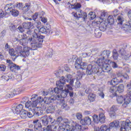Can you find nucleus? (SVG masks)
<instances>
[{"instance_id": "37", "label": "nucleus", "mask_w": 131, "mask_h": 131, "mask_svg": "<svg viewBox=\"0 0 131 131\" xmlns=\"http://www.w3.org/2000/svg\"><path fill=\"white\" fill-rule=\"evenodd\" d=\"M96 98V95L95 94L91 93L88 96V99L90 102H94Z\"/></svg>"}, {"instance_id": "24", "label": "nucleus", "mask_w": 131, "mask_h": 131, "mask_svg": "<svg viewBox=\"0 0 131 131\" xmlns=\"http://www.w3.org/2000/svg\"><path fill=\"white\" fill-rule=\"evenodd\" d=\"M122 29L124 30V31H129V30H131V20L129 21L127 24L124 25Z\"/></svg>"}, {"instance_id": "57", "label": "nucleus", "mask_w": 131, "mask_h": 131, "mask_svg": "<svg viewBox=\"0 0 131 131\" xmlns=\"http://www.w3.org/2000/svg\"><path fill=\"white\" fill-rule=\"evenodd\" d=\"M24 29H25L24 28V27H23L21 26H20L19 27H18L17 28V30H18V31H19V32H21V33L24 32V30H25Z\"/></svg>"}, {"instance_id": "20", "label": "nucleus", "mask_w": 131, "mask_h": 131, "mask_svg": "<svg viewBox=\"0 0 131 131\" xmlns=\"http://www.w3.org/2000/svg\"><path fill=\"white\" fill-rule=\"evenodd\" d=\"M70 9H74V10H76L77 12H79L80 10V8H81V4L80 3H76L74 5H71V6H69Z\"/></svg>"}, {"instance_id": "13", "label": "nucleus", "mask_w": 131, "mask_h": 131, "mask_svg": "<svg viewBox=\"0 0 131 131\" xmlns=\"http://www.w3.org/2000/svg\"><path fill=\"white\" fill-rule=\"evenodd\" d=\"M110 56V51L104 50L102 51L100 54V58H98V60H102V62L105 63L104 61L105 59H108Z\"/></svg>"}, {"instance_id": "40", "label": "nucleus", "mask_w": 131, "mask_h": 131, "mask_svg": "<svg viewBox=\"0 0 131 131\" xmlns=\"http://www.w3.org/2000/svg\"><path fill=\"white\" fill-rule=\"evenodd\" d=\"M115 128V122L113 121L111 122L109 124L108 129L109 131H111V129H114Z\"/></svg>"}, {"instance_id": "21", "label": "nucleus", "mask_w": 131, "mask_h": 131, "mask_svg": "<svg viewBox=\"0 0 131 131\" xmlns=\"http://www.w3.org/2000/svg\"><path fill=\"white\" fill-rule=\"evenodd\" d=\"M107 25H108V23L103 21L100 23L99 26V29L100 31H105L107 29Z\"/></svg>"}, {"instance_id": "54", "label": "nucleus", "mask_w": 131, "mask_h": 131, "mask_svg": "<svg viewBox=\"0 0 131 131\" xmlns=\"http://www.w3.org/2000/svg\"><path fill=\"white\" fill-rule=\"evenodd\" d=\"M7 13L6 12V13H5L3 11V10L0 9V18H4V17H5V16L7 15Z\"/></svg>"}, {"instance_id": "4", "label": "nucleus", "mask_w": 131, "mask_h": 131, "mask_svg": "<svg viewBox=\"0 0 131 131\" xmlns=\"http://www.w3.org/2000/svg\"><path fill=\"white\" fill-rule=\"evenodd\" d=\"M30 47H24L23 48L22 46H17L15 48V53L16 54L17 58L20 56V57H24L26 58L30 55Z\"/></svg>"}, {"instance_id": "44", "label": "nucleus", "mask_w": 131, "mask_h": 131, "mask_svg": "<svg viewBox=\"0 0 131 131\" xmlns=\"http://www.w3.org/2000/svg\"><path fill=\"white\" fill-rule=\"evenodd\" d=\"M93 121H94V122L95 123H99V122L100 121H99V117H98V115H93Z\"/></svg>"}, {"instance_id": "10", "label": "nucleus", "mask_w": 131, "mask_h": 131, "mask_svg": "<svg viewBox=\"0 0 131 131\" xmlns=\"http://www.w3.org/2000/svg\"><path fill=\"white\" fill-rule=\"evenodd\" d=\"M121 124V131H131V122L129 120H126L125 122H123Z\"/></svg>"}, {"instance_id": "42", "label": "nucleus", "mask_w": 131, "mask_h": 131, "mask_svg": "<svg viewBox=\"0 0 131 131\" xmlns=\"http://www.w3.org/2000/svg\"><path fill=\"white\" fill-rule=\"evenodd\" d=\"M82 14V11L80 10L79 12H76V13L74 15V16L76 18H81V15Z\"/></svg>"}, {"instance_id": "27", "label": "nucleus", "mask_w": 131, "mask_h": 131, "mask_svg": "<svg viewBox=\"0 0 131 131\" xmlns=\"http://www.w3.org/2000/svg\"><path fill=\"white\" fill-rule=\"evenodd\" d=\"M81 63H82V62H81V58H77L75 63V68L76 69H79Z\"/></svg>"}, {"instance_id": "55", "label": "nucleus", "mask_w": 131, "mask_h": 131, "mask_svg": "<svg viewBox=\"0 0 131 131\" xmlns=\"http://www.w3.org/2000/svg\"><path fill=\"white\" fill-rule=\"evenodd\" d=\"M16 8H18V9H22L23 8V3H17L16 4V5L15 6Z\"/></svg>"}, {"instance_id": "33", "label": "nucleus", "mask_w": 131, "mask_h": 131, "mask_svg": "<svg viewBox=\"0 0 131 131\" xmlns=\"http://www.w3.org/2000/svg\"><path fill=\"white\" fill-rule=\"evenodd\" d=\"M20 117L23 118V119H25L26 117H27V111L23 110L20 113Z\"/></svg>"}, {"instance_id": "53", "label": "nucleus", "mask_w": 131, "mask_h": 131, "mask_svg": "<svg viewBox=\"0 0 131 131\" xmlns=\"http://www.w3.org/2000/svg\"><path fill=\"white\" fill-rule=\"evenodd\" d=\"M76 116L77 119H78L79 120H80V119L82 118V114H81V113H77L76 114Z\"/></svg>"}, {"instance_id": "62", "label": "nucleus", "mask_w": 131, "mask_h": 131, "mask_svg": "<svg viewBox=\"0 0 131 131\" xmlns=\"http://www.w3.org/2000/svg\"><path fill=\"white\" fill-rule=\"evenodd\" d=\"M64 68L66 71H67L68 72H69V71H70V68H69L68 64H64Z\"/></svg>"}, {"instance_id": "15", "label": "nucleus", "mask_w": 131, "mask_h": 131, "mask_svg": "<svg viewBox=\"0 0 131 131\" xmlns=\"http://www.w3.org/2000/svg\"><path fill=\"white\" fill-rule=\"evenodd\" d=\"M34 124V128L35 131H40L41 129V127H42V125H41V123L39 122L38 120H34L33 122Z\"/></svg>"}, {"instance_id": "7", "label": "nucleus", "mask_w": 131, "mask_h": 131, "mask_svg": "<svg viewBox=\"0 0 131 131\" xmlns=\"http://www.w3.org/2000/svg\"><path fill=\"white\" fill-rule=\"evenodd\" d=\"M71 123L67 119H63L62 124H60L58 131H74V127H71Z\"/></svg>"}, {"instance_id": "14", "label": "nucleus", "mask_w": 131, "mask_h": 131, "mask_svg": "<svg viewBox=\"0 0 131 131\" xmlns=\"http://www.w3.org/2000/svg\"><path fill=\"white\" fill-rule=\"evenodd\" d=\"M63 79H64L65 83H66L67 82H69L70 85V86H73V83H74V79L72 78V75L71 74H68L66 75L65 77H63Z\"/></svg>"}, {"instance_id": "48", "label": "nucleus", "mask_w": 131, "mask_h": 131, "mask_svg": "<svg viewBox=\"0 0 131 131\" xmlns=\"http://www.w3.org/2000/svg\"><path fill=\"white\" fill-rule=\"evenodd\" d=\"M62 90L63 89H61L59 87H56L54 89V92L55 93V94H60Z\"/></svg>"}, {"instance_id": "12", "label": "nucleus", "mask_w": 131, "mask_h": 131, "mask_svg": "<svg viewBox=\"0 0 131 131\" xmlns=\"http://www.w3.org/2000/svg\"><path fill=\"white\" fill-rule=\"evenodd\" d=\"M110 84L112 85L110 89V92L111 93L110 97L112 98L115 97V78L111 80Z\"/></svg>"}, {"instance_id": "17", "label": "nucleus", "mask_w": 131, "mask_h": 131, "mask_svg": "<svg viewBox=\"0 0 131 131\" xmlns=\"http://www.w3.org/2000/svg\"><path fill=\"white\" fill-rule=\"evenodd\" d=\"M66 83L64 79V76H62L59 81H56V86L59 88L60 90H63L64 84Z\"/></svg>"}, {"instance_id": "26", "label": "nucleus", "mask_w": 131, "mask_h": 131, "mask_svg": "<svg viewBox=\"0 0 131 131\" xmlns=\"http://www.w3.org/2000/svg\"><path fill=\"white\" fill-rule=\"evenodd\" d=\"M9 66H10V70L12 72H15V70H20V67L15 63H12V64L11 66L9 65Z\"/></svg>"}, {"instance_id": "11", "label": "nucleus", "mask_w": 131, "mask_h": 131, "mask_svg": "<svg viewBox=\"0 0 131 131\" xmlns=\"http://www.w3.org/2000/svg\"><path fill=\"white\" fill-rule=\"evenodd\" d=\"M67 89L65 90H62L60 93V96H61L62 99V101H64V98H66L68 95V93H69V90L72 91V86H70L69 84H67Z\"/></svg>"}, {"instance_id": "46", "label": "nucleus", "mask_w": 131, "mask_h": 131, "mask_svg": "<svg viewBox=\"0 0 131 131\" xmlns=\"http://www.w3.org/2000/svg\"><path fill=\"white\" fill-rule=\"evenodd\" d=\"M108 16V13H107L106 11L102 12L100 15V18L101 19V20H103L104 19V17H107Z\"/></svg>"}, {"instance_id": "31", "label": "nucleus", "mask_w": 131, "mask_h": 131, "mask_svg": "<svg viewBox=\"0 0 131 131\" xmlns=\"http://www.w3.org/2000/svg\"><path fill=\"white\" fill-rule=\"evenodd\" d=\"M55 110H56V107H55V106L50 105L48 107L47 110V113L53 114L54 113V112H55Z\"/></svg>"}, {"instance_id": "64", "label": "nucleus", "mask_w": 131, "mask_h": 131, "mask_svg": "<svg viewBox=\"0 0 131 131\" xmlns=\"http://www.w3.org/2000/svg\"><path fill=\"white\" fill-rule=\"evenodd\" d=\"M69 103L70 105H71V106H72V105H73V104H74V99H73V98L70 99L69 101Z\"/></svg>"}, {"instance_id": "22", "label": "nucleus", "mask_w": 131, "mask_h": 131, "mask_svg": "<svg viewBox=\"0 0 131 131\" xmlns=\"http://www.w3.org/2000/svg\"><path fill=\"white\" fill-rule=\"evenodd\" d=\"M32 28H33V27L27 30V34H29V35H31V34H32V37H33V35L35 33V30H36L37 32L36 33L37 35H38L37 34V33L38 32V29H35L33 30Z\"/></svg>"}, {"instance_id": "52", "label": "nucleus", "mask_w": 131, "mask_h": 131, "mask_svg": "<svg viewBox=\"0 0 131 131\" xmlns=\"http://www.w3.org/2000/svg\"><path fill=\"white\" fill-rule=\"evenodd\" d=\"M75 88H76V89H78V88H80V81H79V79H77V81L75 82Z\"/></svg>"}, {"instance_id": "16", "label": "nucleus", "mask_w": 131, "mask_h": 131, "mask_svg": "<svg viewBox=\"0 0 131 131\" xmlns=\"http://www.w3.org/2000/svg\"><path fill=\"white\" fill-rule=\"evenodd\" d=\"M80 122L82 125H90L92 124V119L90 117H85L84 119H81Z\"/></svg>"}, {"instance_id": "47", "label": "nucleus", "mask_w": 131, "mask_h": 131, "mask_svg": "<svg viewBox=\"0 0 131 131\" xmlns=\"http://www.w3.org/2000/svg\"><path fill=\"white\" fill-rule=\"evenodd\" d=\"M61 108L62 109H64V110H69L70 109V107L69 106L67 105V103H63L62 105H61Z\"/></svg>"}, {"instance_id": "18", "label": "nucleus", "mask_w": 131, "mask_h": 131, "mask_svg": "<svg viewBox=\"0 0 131 131\" xmlns=\"http://www.w3.org/2000/svg\"><path fill=\"white\" fill-rule=\"evenodd\" d=\"M23 105L19 104V105H17L15 108H14V110H13V111L14 113H15L16 114H20L23 110Z\"/></svg>"}, {"instance_id": "50", "label": "nucleus", "mask_w": 131, "mask_h": 131, "mask_svg": "<svg viewBox=\"0 0 131 131\" xmlns=\"http://www.w3.org/2000/svg\"><path fill=\"white\" fill-rule=\"evenodd\" d=\"M67 5H70L73 3H76L77 0H64Z\"/></svg>"}, {"instance_id": "51", "label": "nucleus", "mask_w": 131, "mask_h": 131, "mask_svg": "<svg viewBox=\"0 0 131 131\" xmlns=\"http://www.w3.org/2000/svg\"><path fill=\"white\" fill-rule=\"evenodd\" d=\"M81 18H83V20H86L88 19V14L86 12H82Z\"/></svg>"}, {"instance_id": "25", "label": "nucleus", "mask_w": 131, "mask_h": 131, "mask_svg": "<svg viewBox=\"0 0 131 131\" xmlns=\"http://www.w3.org/2000/svg\"><path fill=\"white\" fill-rule=\"evenodd\" d=\"M22 26L25 29H29L32 27H33V25L31 22H24L23 23Z\"/></svg>"}, {"instance_id": "38", "label": "nucleus", "mask_w": 131, "mask_h": 131, "mask_svg": "<svg viewBox=\"0 0 131 131\" xmlns=\"http://www.w3.org/2000/svg\"><path fill=\"white\" fill-rule=\"evenodd\" d=\"M100 131H109V128L108 126L103 124L100 126L99 128Z\"/></svg>"}, {"instance_id": "35", "label": "nucleus", "mask_w": 131, "mask_h": 131, "mask_svg": "<svg viewBox=\"0 0 131 131\" xmlns=\"http://www.w3.org/2000/svg\"><path fill=\"white\" fill-rule=\"evenodd\" d=\"M124 91V86L123 85V84H120L118 86V88L117 89V92H118V93L121 94V93H123Z\"/></svg>"}, {"instance_id": "6", "label": "nucleus", "mask_w": 131, "mask_h": 131, "mask_svg": "<svg viewBox=\"0 0 131 131\" xmlns=\"http://www.w3.org/2000/svg\"><path fill=\"white\" fill-rule=\"evenodd\" d=\"M128 96H126L125 98H123V97L121 95L117 96V102L118 104H122V102L124 101L123 104V107L125 108L127 106V105L130 103L131 100V91L128 92Z\"/></svg>"}, {"instance_id": "9", "label": "nucleus", "mask_w": 131, "mask_h": 131, "mask_svg": "<svg viewBox=\"0 0 131 131\" xmlns=\"http://www.w3.org/2000/svg\"><path fill=\"white\" fill-rule=\"evenodd\" d=\"M38 32L44 34H47V33L52 34L53 33V32L51 30V25L49 23H47L42 28L38 29Z\"/></svg>"}, {"instance_id": "49", "label": "nucleus", "mask_w": 131, "mask_h": 131, "mask_svg": "<svg viewBox=\"0 0 131 131\" xmlns=\"http://www.w3.org/2000/svg\"><path fill=\"white\" fill-rule=\"evenodd\" d=\"M3 78L6 80V81H9V79H12V76L11 75H6L3 76Z\"/></svg>"}, {"instance_id": "61", "label": "nucleus", "mask_w": 131, "mask_h": 131, "mask_svg": "<svg viewBox=\"0 0 131 131\" xmlns=\"http://www.w3.org/2000/svg\"><path fill=\"white\" fill-rule=\"evenodd\" d=\"M95 35L96 36V37H97L98 38H100V37H101V36H102V33L101 32H97V31H96L95 32Z\"/></svg>"}, {"instance_id": "60", "label": "nucleus", "mask_w": 131, "mask_h": 131, "mask_svg": "<svg viewBox=\"0 0 131 131\" xmlns=\"http://www.w3.org/2000/svg\"><path fill=\"white\" fill-rule=\"evenodd\" d=\"M9 28H10V30H11V31H13V30H16V26L11 24L9 26Z\"/></svg>"}, {"instance_id": "30", "label": "nucleus", "mask_w": 131, "mask_h": 131, "mask_svg": "<svg viewBox=\"0 0 131 131\" xmlns=\"http://www.w3.org/2000/svg\"><path fill=\"white\" fill-rule=\"evenodd\" d=\"M71 123V127H74V130L75 129H80L81 128V126L79 124L74 122H70Z\"/></svg>"}, {"instance_id": "29", "label": "nucleus", "mask_w": 131, "mask_h": 131, "mask_svg": "<svg viewBox=\"0 0 131 131\" xmlns=\"http://www.w3.org/2000/svg\"><path fill=\"white\" fill-rule=\"evenodd\" d=\"M109 114L112 118H114V116H115V105H113V107L110 108Z\"/></svg>"}, {"instance_id": "59", "label": "nucleus", "mask_w": 131, "mask_h": 131, "mask_svg": "<svg viewBox=\"0 0 131 131\" xmlns=\"http://www.w3.org/2000/svg\"><path fill=\"white\" fill-rule=\"evenodd\" d=\"M119 52L122 56H123L125 54V50L123 48H121V49L119 50Z\"/></svg>"}, {"instance_id": "8", "label": "nucleus", "mask_w": 131, "mask_h": 131, "mask_svg": "<svg viewBox=\"0 0 131 131\" xmlns=\"http://www.w3.org/2000/svg\"><path fill=\"white\" fill-rule=\"evenodd\" d=\"M29 112H27V116L29 118L33 117V116H39L41 115V113L38 109L39 107H29Z\"/></svg>"}, {"instance_id": "45", "label": "nucleus", "mask_w": 131, "mask_h": 131, "mask_svg": "<svg viewBox=\"0 0 131 131\" xmlns=\"http://www.w3.org/2000/svg\"><path fill=\"white\" fill-rule=\"evenodd\" d=\"M88 17L91 19V20H94V18H96V15H95V12H90L88 14Z\"/></svg>"}, {"instance_id": "43", "label": "nucleus", "mask_w": 131, "mask_h": 131, "mask_svg": "<svg viewBox=\"0 0 131 131\" xmlns=\"http://www.w3.org/2000/svg\"><path fill=\"white\" fill-rule=\"evenodd\" d=\"M50 91H43L42 92L43 96H48V95H49V94H52L53 92V89L52 88L49 89Z\"/></svg>"}, {"instance_id": "1", "label": "nucleus", "mask_w": 131, "mask_h": 131, "mask_svg": "<svg viewBox=\"0 0 131 131\" xmlns=\"http://www.w3.org/2000/svg\"><path fill=\"white\" fill-rule=\"evenodd\" d=\"M36 30H35V33L33 34V37L27 38V36L25 34L21 35V38H16V41H18L21 46L24 47L27 46L28 42H30L31 48V50L34 51L38 48H41L43 38L45 36L41 35H37Z\"/></svg>"}, {"instance_id": "63", "label": "nucleus", "mask_w": 131, "mask_h": 131, "mask_svg": "<svg viewBox=\"0 0 131 131\" xmlns=\"http://www.w3.org/2000/svg\"><path fill=\"white\" fill-rule=\"evenodd\" d=\"M6 71V66L1 64L0 65V71Z\"/></svg>"}, {"instance_id": "41", "label": "nucleus", "mask_w": 131, "mask_h": 131, "mask_svg": "<svg viewBox=\"0 0 131 131\" xmlns=\"http://www.w3.org/2000/svg\"><path fill=\"white\" fill-rule=\"evenodd\" d=\"M53 97L55 98V101L57 100V101H62L63 100V97L61 96V95H53Z\"/></svg>"}, {"instance_id": "58", "label": "nucleus", "mask_w": 131, "mask_h": 131, "mask_svg": "<svg viewBox=\"0 0 131 131\" xmlns=\"http://www.w3.org/2000/svg\"><path fill=\"white\" fill-rule=\"evenodd\" d=\"M82 75H83V74H82V73L80 72V71H78L77 73V79H80V78H81L82 77Z\"/></svg>"}, {"instance_id": "3", "label": "nucleus", "mask_w": 131, "mask_h": 131, "mask_svg": "<svg viewBox=\"0 0 131 131\" xmlns=\"http://www.w3.org/2000/svg\"><path fill=\"white\" fill-rule=\"evenodd\" d=\"M37 95L35 94L32 96V97L31 98V101L28 100L25 103V107L29 108V107H35L36 108L37 104H40L43 102H45V98H42L41 96H39L37 98Z\"/></svg>"}, {"instance_id": "39", "label": "nucleus", "mask_w": 131, "mask_h": 131, "mask_svg": "<svg viewBox=\"0 0 131 131\" xmlns=\"http://www.w3.org/2000/svg\"><path fill=\"white\" fill-rule=\"evenodd\" d=\"M30 4L29 3H27L26 4L25 6L24 7L23 10L25 12H28L30 10Z\"/></svg>"}, {"instance_id": "32", "label": "nucleus", "mask_w": 131, "mask_h": 131, "mask_svg": "<svg viewBox=\"0 0 131 131\" xmlns=\"http://www.w3.org/2000/svg\"><path fill=\"white\" fill-rule=\"evenodd\" d=\"M99 121L101 123H105L106 118L104 113H101L99 114Z\"/></svg>"}, {"instance_id": "23", "label": "nucleus", "mask_w": 131, "mask_h": 131, "mask_svg": "<svg viewBox=\"0 0 131 131\" xmlns=\"http://www.w3.org/2000/svg\"><path fill=\"white\" fill-rule=\"evenodd\" d=\"M123 21H124V18L122 17V15H119L116 20L117 25H118L119 27H121Z\"/></svg>"}, {"instance_id": "28", "label": "nucleus", "mask_w": 131, "mask_h": 131, "mask_svg": "<svg viewBox=\"0 0 131 131\" xmlns=\"http://www.w3.org/2000/svg\"><path fill=\"white\" fill-rule=\"evenodd\" d=\"M90 65H92V64H89V66H88V64L86 63L82 62L80 64L79 69H82V70L86 69V74H88V68H89V66Z\"/></svg>"}, {"instance_id": "2", "label": "nucleus", "mask_w": 131, "mask_h": 131, "mask_svg": "<svg viewBox=\"0 0 131 131\" xmlns=\"http://www.w3.org/2000/svg\"><path fill=\"white\" fill-rule=\"evenodd\" d=\"M111 67L106 62H102V59H97L95 61V66L90 65L88 67L87 75L97 74L98 76L105 75V72H110Z\"/></svg>"}, {"instance_id": "19", "label": "nucleus", "mask_w": 131, "mask_h": 131, "mask_svg": "<svg viewBox=\"0 0 131 131\" xmlns=\"http://www.w3.org/2000/svg\"><path fill=\"white\" fill-rule=\"evenodd\" d=\"M55 97H54L53 95H51L49 97H45L44 98V103L45 104H51V103H54L55 101Z\"/></svg>"}, {"instance_id": "34", "label": "nucleus", "mask_w": 131, "mask_h": 131, "mask_svg": "<svg viewBox=\"0 0 131 131\" xmlns=\"http://www.w3.org/2000/svg\"><path fill=\"white\" fill-rule=\"evenodd\" d=\"M107 23L110 25H113V24H114V18L113 16H109L108 17Z\"/></svg>"}, {"instance_id": "56", "label": "nucleus", "mask_w": 131, "mask_h": 131, "mask_svg": "<svg viewBox=\"0 0 131 131\" xmlns=\"http://www.w3.org/2000/svg\"><path fill=\"white\" fill-rule=\"evenodd\" d=\"M57 121L59 123V125L60 124H63V123H64V120L62 119V118H58Z\"/></svg>"}, {"instance_id": "36", "label": "nucleus", "mask_w": 131, "mask_h": 131, "mask_svg": "<svg viewBox=\"0 0 131 131\" xmlns=\"http://www.w3.org/2000/svg\"><path fill=\"white\" fill-rule=\"evenodd\" d=\"M9 53L10 56L14 57V60L16 59V58H17V54L15 53V50H14V49H9Z\"/></svg>"}, {"instance_id": "5", "label": "nucleus", "mask_w": 131, "mask_h": 131, "mask_svg": "<svg viewBox=\"0 0 131 131\" xmlns=\"http://www.w3.org/2000/svg\"><path fill=\"white\" fill-rule=\"evenodd\" d=\"M5 10L7 15H12L13 17H18L19 16V11L15 9V6L12 4L6 5Z\"/></svg>"}]
</instances>
